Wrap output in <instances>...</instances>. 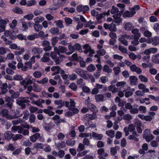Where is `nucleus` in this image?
I'll return each instance as SVG.
<instances>
[{
  "mask_svg": "<svg viewBox=\"0 0 159 159\" xmlns=\"http://www.w3.org/2000/svg\"><path fill=\"white\" fill-rule=\"evenodd\" d=\"M111 12V14L114 15L112 16L114 19V22L119 25L122 21V19L121 18L122 13L119 11L117 7L114 6L112 7Z\"/></svg>",
  "mask_w": 159,
  "mask_h": 159,
  "instance_id": "nucleus-1",
  "label": "nucleus"
},
{
  "mask_svg": "<svg viewBox=\"0 0 159 159\" xmlns=\"http://www.w3.org/2000/svg\"><path fill=\"white\" fill-rule=\"evenodd\" d=\"M0 113L2 116L5 117L6 118L9 120H11L18 117H20L23 115L22 113H21L20 114H19V111L18 110H16V113L14 115H9L8 111L5 109L2 110Z\"/></svg>",
  "mask_w": 159,
  "mask_h": 159,
  "instance_id": "nucleus-2",
  "label": "nucleus"
},
{
  "mask_svg": "<svg viewBox=\"0 0 159 159\" xmlns=\"http://www.w3.org/2000/svg\"><path fill=\"white\" fill-rule=\"evenodd\" d=\"M30 101L27 98H19L16 100V103L21 106V108L22 109L25 108V103H28Z\"/></svg>",
  "mask_w": 159,
  "mask_h": 159,
  "instance_id": "nucleus-3",
  "label": "nucleus"
},
{
  "mask_svg": "<svg viewBox=\"0 0 159 159\" xmlns=\"http://www.w3.org/2000/svg\"><path fill=\"white\" fill-rule=\"evenodd\" d=\"M148 28L146 26H143L140 28V30L144 36L147 38L151 37L152 35V33L148 30Z\"/></svg>",
  "mask_w": 159,
  "mask_h": 159,
  "instance_id": "nucleus-4",
  "label": "nucleus"
},
{
  "mask_svg": "<svg viewBox=\"0 0 159 159\" xmlns=\"http://www.w3.org/2000/svg\"><path fill=\"white\" fill-rule=\"evenodd\" d=\"M89 8L88 5L83 6L80 4L77 7L76 10L79 12H82L84 13L89 10Z\"/></svg>",
  "mask_w": 159,
  "mask_h": 159,
  "instance_id": "nucleus-5",
  "label": "nucleus"
},
{
  "mask_svg": "<svg viewBox=\"0 0 159 159\" xmlns=\"http://www.w3.org/2000/svg\"><path fill=\"white\" fill-rule=\"evenodd\" d=\"M98 157L99 159H106L105 157L107 156V154L105 152L103 148H101L98 150Z\"/></svg>",
  "mask_w": 159,
  "mask_h": 159,
  "instance_id": "nucleus-6",
  "label": "nucleus"
},
{
  "mask_svg": "<svg viewBox=\"0 0 159 159\" xmlns=\"http://www.w3.org/2000/svg\"><path fill=\"white\" fill-rule=\"evenodd\" d=\"M75 72L83 78L85 79L86 78V71H84L80 68H77L75 70Z\"/></svg>",
  "mask_w": 159,
  "mask_h": 159,
  "instance_id": "nucleus-7",
  "label": "nucleus"
},
{
  "mask_svg": "<svg viewBox=\"0 0 159 159\" xmlns=\"http://www.w3.org/2000/svg\"><path fill=\"white\" fill-rule=\"evenodd\" d=\"M25 124H22V125L21 126V129L22 130V133L24 135H28L29 134V131L28 130L26 129H24L23 128H27L29 129L30 128V126L27 124L26 123H25Z\"/></svg>",
  "mask_w": 159,
  "mask_h": 159,
  "instance_id": "nucleus-8",
  "label": "nucleus"
},
{
  "mask_svg": "<svg viewBox=\"0 0 159 159\" xmlns=\"http://www.w3.org/2000/svg\"><path fill=\"white\" fill-rule=\"evenodd\" d=\"M63 103L65 104L66 107H75V103L74 101L72 99H70V102L66 101L63 102Z\"/></svg>",
  "mask_w": 159,
  "mask_h": 159,
  "instance_id": "nucleus-9",
  "label": "nucleus"
},
{
  "mask_svg": "<svg viewBox=\"0 0 159 159\" xmlns=\"http://www.w3.org/2000/svg\"><path fill=\"white\" fill-rule=\"evenodd\" d=\"M43 52V49L41 48L34 47L31 50L32 53L33 55L40 54Z\"/></svg>",
  "mask_w": 159,
  "mask_h": 159,
  "instance_id": "nucleus-10",
  "label": "nucleus"
},
{
  "mask_svg": "<svg viewBox=\"0 0 159 159\" xmlns=\"http://www.w3.org/2000/svg\"><path fill=\"white\" fill-rule=\"evenodd\" d=\"M22 130L21 126H13L11 128V131L14 133H16L18 131V133L21 134L22 132Z\"/></svg>",
  "mask_w": 159,
  "mask_h": 159,
  "instance_id": "nucleus-11",
  "label": "nucleus"
},
{
  "mask_svg": "<svg viewBox=\"0 0 159 159\" xmlns=\"http://www.w3.org/2000/svg\"><path fill=\"white\" fill-rule=\"evenodd\" d=\"M45 102V100L43 99H40L36 101H33L32 102V103L33 105H36L38 106L41 107H43L42 104Z\"/></svg>",
  "mask_w": 159,
  "mask_h": 159,
  "instance_id": "nucleus-12",
  "label": "nucleus"
},
{
  "mask_svg": "<svg viewBox=\"0 0 159 159\" xmlns=\"http://www.w3.org/2000/svg\"><path fill=\"white\" fill-rule=\"evenodd\" d=\"M129 80L130 81V85H135L137 84L138 79L135 76H130L129 77Z\"/></svg>",
  "mask_w": 159,
  "mask_h": 159,
  "instance_id": "nucleus-13",
  "label": "nucleus"
},
{
  "mask_svg": "<svg viewBox=\"0 0 159 159\" xmlns=\"http://www.w3.org/2000/svg\"><path fill=\"white\" fill-rule=\"evenodd\" d=\"M132 33L134 35L135 39H139L140 37L141 34L139 32V30L138 29H134L132 30Z\"/></svg>",
  "mask_w": 159,
  "mask_h": 159,
  "instance_id": "nucleus-14",
  "label": "nucleus"
},
{
  "mask_svg": "<svg viewBox=\"0 0 159 159\" xmlns=\"http://www.w3.org/2000/svg\"><path fill=\"white\" fill-rule=\"evenodd\" d=\"M87 107L88 109L93 112H96L98 111V109L96 107L90 102L87 103Z\"/></svg>",
  "mask_w": 159,
  "mask_h": 159,
  "instance_id": "nucleus-15",
  "label": "nucleus"
},
{
  "mask_svg": "<svg viewBox=\"0 0 159 159\" xmlns=\"http://www.w3.org/2000/svg\"><path fill=\"white\" fill-rule=\"evenodd\" d=\"M51 70L52 71L54 72L52 74V75L53 76L60 72V68L59 66H54L52 67Z\"/></svg>",
  "mask_w": 159,
  "mask_h": 159,
  "instance_id": "nucleus-16",
  "label": "nucleus"
},
{
  "mask_svg": "<svg viewBox=\"0 0 159 159\" xmlns=\"http://www.w3.org/2000/svg\"><path fill=\"white\" fill-rule=\"evenodd\" d=\"M24 19L21 20L20 22L21 23L23 31H25L28 29V25H30V22H29L28 23L23 21Z\"/></svg>",
  "mask_w": 159,
  "mask_h": 159,
  "instance_id": "nucleus-17",
  "label": "nucleus"
},
{
  "mask_svg": "<svg viewBox=\"0 0 159 159\" xmlns=\"http://www.w3.org/2000/svg\"><path fill=\"white\" fill-rule=\"evenodd\" d=\"M134 27V25L131 23L127 22L125 23V29L127 31H129L132 30Z\"/></svg>",
  "mask_w": 159,
  "mask_h": 159,
  "instance_id": "nucleus-18",
  "label": "nucleus"
},
{
  "mask_svg": "<svg viewBox=\"0 0 159 159\" xmlns=\"http://www.w3.org/2000/svg\"><path fill=\"white\" fill-rule=\"evenodd\" d=\"M13 135L10 131H7L4 133L5 139L7 140H10L12 138Z\"/></svg>",
  "mask_w": 159,
  "mask_h": 159,
  "instance_id": "nucleus-19",
  "label": "nucleus"
},
{
  "mask_svg": "<svg viewBox=\"0 0 159 159\" xmlns=\"http://www.w3.org/2000/svg\"><path fill=\"white\" fill-rule=\"evenodd\" d=\"M149 115L145 116L144 120L146 121H150L155 114V113L153 112H150L149 113Z\"/></svg>",
  "mask_w": 159,
  "mask_h": 159,
  "instance_id": "nucleus-20",
  "label": "nucleus"
},
{
  "mask_svg": "<svg viewBox=\"0 0 159 159\" xmlns=\"http://www.w3.org/2000/svg\"><path fill=\"white\" fill-rule=\"evenodd\" d=\"M95 99L97 102L103 101L104 96L103 94H98L96 95L95 96Z\"/></svg>",
  "mask_w": 159,
  "mask_h": 159,
  "instance_id": "nucleus-21",
  "label": "nucleus"
},
{
  "mask_svg": "<svg viewBox=\"0 0 159 159\" xmlns=\"http://www.w3.org/2000/svg\"><path fill=\"white\" fill-rule=\"evenodd\" d=\"M5 101L7 102V105L9 107H11V106L14 102V100L13 99L10 97H7L5 98Z\"/></svg>",
  "mask_w": 159,
  "mask_h": 159,
  "instance_id": "nucleus-22",
  "label": "nucleus"
},
{
  "mask_svg": "<svg viewBox=\"0 0 159 159\" xmlns=\"http://www.w3.org/2000/svg\"><path fill=\"white\" fill-rule=\"evenodd\" d=\"M9 93L11 95V97L13 98H16L19 95V92H15L12 90H9Z\"/></svg>",
  "mask_w": 159,
  "mask_h": 159,
  "instance_id": "nucleus-23",
  "label": "nucleus"
},
{
  "mask_svg": "<svg viewBox=\"0 0 159 159\" xmlns=\"http://www.w3.org/2000/svg\"><path fill=\"white\" fill-rule=\"evenodd\" d=\"M54 122L56 124H59L62 122V120L60 119V116L58 115H55L52 118Z\"/></svg>",
  "mask_w": 159,
  "mask_h": 159,
  "instance_id": "nucleus-24",
  "label": "nucleus"
},
{
  "mask_svg": "<svg viewBox=\"0 0 159 159\" xmlns=\"http://www.w3.org/2000/svg\"><path fill=\"white\" fill-rule=\"evenodd\" d=\"M138 88L139 89L142 90L143 93H147L149 91L148 89L146 88L145 86L142 84H139Z\"/></svg>",
  "mask_w": 159,
  "mask_h": 159,
  "instance_id": "nucleus-25",
  "label": "nucleus"
},
{
  "mask_svg": "<svg viewBox=\"0 0 159 159\" xmlns=\"http://www.w3.org/2000/svg\"><path fill=\"white\" fill-rule=\"evenodd\" d=\"M34 28L35 31L37 32H39L43 29L42 26L39 24H36L34 25Z\"/></svg>",
  "mask_w": 159,
  "mask_h": 159,
  "instance_id": "nucleus-26",
  "label": "nucleus"
},
{
  "mask_svg": "<svg viewBox=\"0 0 159 159\" xmlns=\"http://www.w3.org/2000/svg\"><path fill=\"white\" fill-rule=\"evenodd\" d=\"M30 110L31 113H34L37 112V113H42L43 112L42 109L38 110L37 108L33 106L30 107L29 108Z\"/></svg>",
  "mask_w": 159,
  "mask_h": 159,
  "instance_id": "nucleus-27",
  "label": "nucleus"
},
{
  "mask_svg": "<svg viewBox=\"0 0 159 159\" xmlns=\"http://www.w3.org/2000/svg\"><path fill=\"white\" fill-rule=\"evenodd\" d=\"M92 136L93 138L95 139L100 140L103 137V135L102 134H99L94 132H93Z\"/></svg>",
  "mask_w": 159,
  "mask_h": 159,
  "instance_id": "nucleus-28",
  "label": "nucleus"
},
{
  "mask_svg": "<svg viewBox=\"0 0 159 159\" xmlns=\"http://www.w3.org/2000/svg\"><path fill=\"white\" fill-rule=\"evenodd\" d=\"M85 27H89L90 29H93L95 27L94 23L93 21L90 20L84 24Z\"/></svg>",
  "mask_w": 159,
  "mask_h": 159,
  "instance_id": "nucleus-29",
  "label": "nucleus"
},
{
  "mask_svg": "<svg viewBox=\"0 0 159 159\" xmlns=\"http://www.w3.org/2000/svg\"><path fill=\"white\" fill-rule=\"evenodd\" d=\"M109 91H111L112 93L117 92L118 91V89L116 88L115 85H111L108 87Z\"/></svg>",
  "mask_w": 159,
  "mask_h": 159,
  "instance_id": "nucleus-30",
  "label": "nucleus"
},
{
  "mask_svg": "<svg viewBox=\"0 0 159 159\" xmlns=\"http://www.w3.org/2000/svg\"><path fill=\"white\" fill-rule=\"evenodd\" d=\"M44 20V17L39 16L35 17L34 19V22L36 24H39L43 21Z\"/></svg>",
  "mask_w": 159,
  "mask_h": 159,
  "instance_id": "nucleus-31",
  "label": "nucleus"
},
{
  "mask_svg": "<svg viewBox=\"0 0 159 159\" xmlns=\"http://www.w3.org/2000/svg\"><path fill=\"white\" fill-rule=\"evenodd\" d=\"M49 57L45 56V55H44L43 57L41 59V61L43 62H48V64H52L53 62L52 61H49Z\"/></svg>",
  "mask_w": 159,
  "mask_h": 159,
  "instance_id": "nucleus-32",
  "label": "nucleus"
},
{
  "mask_svg": "<svg viewBox=\"0 0 159 159\" xmlns=\"http://www.w3.org/2000/svg\"><path fill=\"white\" fill-rule=\"evenodd\" d=\"M68 49L70 52L66 53V54L67 55L71 54L72 53L74 52L75 50L74 46H73L71 44L69 45Z\"/></svg>",
  "mask_w": 159,
  "mask_h": 159,
  "instance_id": "nucleus-33",
  "label": "nucleus"
},
{
  "mask_svg": "<svg viewBox=\"0 0 159 159\" xmlns=\"http://www.w3.org/2000/svg\"><path fill=\"white\" fill-rule=\"evenodd\" d=\"M4 148L7 151H13L15 149V148L11 143H10L9 145L5 146Z\"/></svg>",
  "mask_w": 159,
  "mask_h": 159,
  "instance_id": "nucleus-34",
  "label": "nucleus"
},
{
  "mask_svg": "<svg viewBox=\"0 0 159 159\" xmlns=\"http://www.w3.org/2000/svg\"><path fill=\"white\" fill-rule=\"evenodd\" d=\"M106 134L111 138H113L115 136V132L113 130H110L107 131Z\"/></svg>",
  "mask_w": 159,
  "mask_h": 159,
  "instance_id": "nucleus-35",
  "label": "nucleus"
},
{
  "mask_svg": "<svg viewBox=\"0 0 159 159\" xmlns=\"http://www.w3.org/2000/svg\"><path fill=\"white\" fill-rule=\"evenodd\" d=\"M67 49L64 47H63L61 46H58V55H59L60 53H66Z\"/></svg>",
  "mask_w": 159,
  "mask_h": 159,
  "instance_id": "nucleus-36",
  "label": "nucleus"
},
{
  "mask_svg": "<svg viewBox=\"0 0 159 159\" xmlns=\"http://www.w3.org/2000/svg\"><path fill=\"white\" fill-rule=\"evenodd\" d=\"M119 146H116L115 148H110L111 154L112 155H115L117 153L116 149H119Z\"/></svg>",
  "mask_w": 159,
  "mask_h": 159,
  "instance_id": "nucleus-37",
  "label": "nucleus"
},
{
  "mask_svg": "<svg viewBox=\"0 0 159 159\" xmlns=\"http://www.w3.org/2000/svg\"><path fill=\"white\" fill-rule=\"evenodd\" d=\"M33 76L36 78H39L41 77L42 75V73L40 71H35L33 73Z\"/></svg>",
  "mask_w": 159,
  "mask_h": 159,
  "instance_id": "nucleus-38",
  "label": "nucleus"
},
{
  "mask_svg": "<svg viewBox=\"0 0 159 159\" xmlns=\"http://www.w3.org/2000/svg\"><path fill=\"white\" fill-rule=\"evenodd\" d=\"M102 70L104 72L109 73L112 72V70L109 67L108 65H105L103 67Z\"/></svg>",
  "mask_w": 159,
  "mask_h": 159,
  "instance_id": "nucleus-39",
  "label": "nucleus"
},
{
  "mask_svg": "<svg viewBox=\"0 0 159 159\" xmlns=\"http://www.w3.org/2000/svg\"><path fill=\"white\" fill-rule=\"evenodd\" d=\"M33 90L34 91L39 92L42 90L40 87L36 84L34 83L33 85Z\"/></svg>",
  "mask_w": 159,
  "mask_h": 159,
  "instance_id": "nucleus-40",
  "label": "nucleus"
},
{
  "mask_svg": "<svg viewBox=\"0 0 159 159\" xmlns=\"http://www.w3.org/2000/svg\"><path fill=\"white\" fill-rule=\"evenodd\" d=\"M39 136V133H36L30 137V140L33 142H34L38 138V137Z\"/></svg>",
  "mask_w": 159,
  "mask_h": 159,
  "instance_id": "nucleus-41",
  "label": "nucleus"
},
{
  "mask_svg": "<svg viewBox=\"0 0 159 159\" xmlns=\"http://www.w3.org/2000/svg\"><path fill=\"white\" fill-rule=\"evenodd\" d=\"M132 118V116L129 114H126L123 116V119L128 121H129Z\"/></svg>",
  "mask_w": 159,
  "mask_h": 159,
  "instance_id": "nucleus-42",
  "label": "nucleus"
},
{
  "mask_svg": "<svg viewBox=\"0 0 159 159\" xmlns=\"http://www.w3.org/2000/svg\"><path fill=\"white\" fill-rule=\"evenodd\" d=\"M83 48L85 49L84 51V53L87 54L88 53L91 48L89 45L85 44L83 46Z\"/></svg>",
  "mask_w": 159,
  "mask_h": 159,
  "instance_id": "nucleus-43",
  "label": "nucleus"
},
{
  "mask_svg": "<svg viewBox=\"0 0 159 159\" xmlns=\"http://www.w3.org/2000/svg\"><path fill=\"white\" fill-rule=\"evenodd\" d=\"M54 23L59 28H61L63 27L62 21L61 20H56L54 22Z\"/></svg>",
  "mask_w": 159,
  "mask_h": 159,
  "instance_id": "nucleus-44",
  "label": "nucleus"
},
{
  "mask_svg": "<svg viewBox=\"0 0 159 159\" xmlns=\"http://www.w3.org/2000/svg\"><path fill=\"white\" fill-rule=\"evenodd\" d=\"M12 122L13 125H18L19 124H22L23 123V121L21 119L19 118L12 120Z\"/></svg>",
  "mask_w": 159,
  "mask_h": 159,
  "instance_id": "nucleus-45",
  "label": "nucleus"
},
{
  "mask_svg": "<svg viewBox=\"0 0 159 159\" xmlns=\"http://www.w3.org/2000/svg\"><path fill=\"white\" fill-rule=\"evenodd\" d=\"M9 48L11 49H14L16 50H20V46H18L15 43H11L9 45Z\"/></svg>",
  "mask_w": 159,
  "mask_h": 159,
  "instance_id": "nucleus-46",
  "label": "nucleus"
},
{
  "mask_svg": "<svg viewBox=\"0 0 159 159\" xmlns=\"http://www.w3.org/2000/svg\"><path fill=\"white\" fill-rule=\"evenodd\" d=\"M66 143L68 146H73L75 143V141L73 140H66Z\"/></svg>",
  "mask_w": 159,
  "mask_h": 159,
  "instance_id": "nucleus-47",
  "label": "nucleus"
},
{
  "mask_svg": "<svg viewBox=\"0 0 159 159\" xmlns=\"http://www.w3.org/2000/svg\"><path fill=\"white\" fill-rule=\"evenodd\" d=\"M153 41V45L156 46L159 44V37H155L152 39Z\"/></svg>",
  "mask_w": 159,
  "mask_h": 159,
  "instance_id": "nucleus-48",
  "label": "nucleus"
},
{
  "mask_svg": "<svg viewBox=\"0 0 159 159\" xmlns=\"http://www.w3.org/2000/svg\"><path fill=\"white\" fill-rule=\"evenodd\" d=\"M50 33L52 34H57L59 32V29L57 28H52L50 30Z\"/></svg>",
  "mask_w": 159,
  "mask_h": 159,
  "instance_id": "nucleus-49",
  "label": "nucleus"
},
{
  "mask_svg": "<svg viewBox=\"0 0 159 159\" xmlns=\"http://www.w3.org/2000/svg\"><path fill=\"white\" fill-rule=\"evenodd\" d=\"M109 30L111 31L115 32L116 30V25L113 23L110 24Z\"/></svg>",
  "mask_w": 159,
  "mask_h": 159,
  "instance_id": "nucleus-50",
  "label": "nucleus"
},
{
  "mask_svg": "<svg viewBox=\"0 0 159 159\" xmlns=\"http://www.w3.org/2000/svg\"><path fill=\"white\" fill-rule=\"evenodd\" d=\"M119 40L125 46H126L128 45V42L123 37H120L119 39Z\"/></svg>",
  "mask_w": 159,
  "mask_h": 159,
  "instance_id": "nucleus-51",
  "label": "nucleus"
},
{
  "mask_svg": "<svg viewBox=\"0 0 159 159\" xmlns=\"http://www.w3.org/2000/svg\"><path fill=\"white\" fill-rule=\"evenodd\" d=\"M31 78L32 77L29 75L25 77V79L26 81V85L32 84V81L31 80Z\"/></svg>",
  "mask_w": 159,
  "mask_h": 159,
  "instance_id": "nucleus-52",
  "label": "nucleus"
},
{
  "mask_svg": "<svg viewBox=\"0 0 159 159\" xmlns=\"http://www.w3.org/2000/svg\"><path fill=\"white\" fill-rule=\"evenodd\" d=\"M152 59L153 62L157 63H159V54L153 57Z\"/></svg>",
  "mask_w": 159,
  "mask_h": 159,
  "instance_id": "nucleus-53",
  "label": "nucleus"
},
{
  "mask_svg": "<svg viewBox=\"0 0 159 159\" xmlns=\"http://www.w3.org/2000/svg\"><path fill=\"white\" fill-rule=\"evenodd\" d=\"M23 136L22 135L17 134L16 135L12 138V140L14 141H16L19 139L23 138Z\"/></svg>",
  "mask_w": 159,
  "mask_h": 159,
  "instance_id": "nucleus-54",
  "label": "nucleus"
},
{
  "mask_svg": "<svg viewBox=\"0 0 159 159\" xmlns=\"http://www.w3.org/2000/svg\"><path fill=\"white\" fill-rule=\"evenodd\" d=\"M97 53L99 56H103L106 53V51L103 49H98L96 52Z\"/></svg>",
  "mask_w": 159,
  "mask_h": 159,
  "instance_id": "nucleus-55",
  "label": "nucleus"
},
{
  "mask_svg": "<svg viewBox=\"0 0 159 159\" xmlns=\"http://www.w3.org/2000/svg\"><path fill=\"white\" fill-rule=\"evenodd\" d=\"M66 0H54L53 1L57 2V4L60 6H62L66 3Z\"/></svg>",
  "mask_w": 159,
  "mask_h": 159,
  "instance_id": "nucleus-56",
  "label": "nucleus"
},
{
  "mask_svg": "<svg viewBox=\"0 0 159 159\" xmlns=\"http://www.w3.org/2000/svg\"><path fill=\"white\" fill-rule=\"evenodd\" d=\"M150 134H151V133L150 129H146L143 132V137L144 138Z\"/></svg>",
  "mask_w": 159,
  "mask_h": 159,
  "instance_id": "nucleus-57",
  "label": "nucleus"
},
{
  "mask_svg": "<svg viewBox=\"0 0 159 159\" xmlns=\"http://www.w3.org/2000/svg\"><path fill=\"white\" fill-rule=\"evenodd\" d=\"M95 69V67L92 64L88 66L87 68V70L90 72H92Z\"/></svg>",
  "mask_w": 159,
  "mask_h": 159,
  "instance_id": "nucleus-58",
  "label": "nucleus"
},
{
  "mask_svg": "<svg viewBox=\"0 0 159 159\" xmlns=\"http://www.w3.org/2000/svg\"><path fill=\"white\" fill-rule=\"evenodd\" d=\"M42 94L43 96L46 98L51 97L52 96V94H49V93L45 91H42Z\"/></svg>",
  "mask_w": 159,
  "mask_h": 159,
  "instance_id": "nucleus-59",
  "label": "nucleus"
},
{
  "mask_svg": "<svg viewBox=\"0 0 159 159\" xmlns=\"http://www.w3.org/2000/svg\"><path fill=\"white\" fill-rule=\"evenodd\" d=\"M24 116L23 117V119L25 120L28 119L29 116V113L28 111L27 110H25L23 112Z\"/></svg>",
  "mask_w": 159,
  "mask_h": 159,
  "instance_id": "nucleus-60",
  "label": "nucleus"
},
{
  "mask_svg": "<svg viewBox=\"0 0 159 159\" xmlns=\"http://www.w3.org/2000/svg\"><path fill=\"white\" fill-rule=\"evenodd\" d=\"M154 138V136L152 134H150L149 135L147 136L144 138V139H145L146 141L147 142H149L151 140H152Z\"/></svg>",
  "mask_w": 159,
  "mask_h": 159,
  "instance_id": "nucleus-61",
  "label": "nucleus"
},
{
  "mask_svg": "<svg viewBox=\"0 0 159 159\" xmlns=\"http://www.w3.org/2000/svg\"><path fill=\"white\" fill-rule=\"evenodd\" d=\"M64 10L67 12H68L71 13H73L75 11V8L73 7L69 8L68 7H66L64 8Z\"/></svg>",
  "mask_w": 159,
  "mask_h": 159,
  "instance_id": "nucleus-62",
  "label": "nucleus"
},
{
  "mask_svg": "<svg viewBox=\"0 0 159 159\" xmlns=\"http://www.w3.org/2000/svg\"><path fill=\"white\" fill-rule=\"evenodd\" d=\"M57 146L59 148H63L66 146L65 143L64 141L58 143L57 144Z\"/></svg>",
  "mask_w": 159,
  "mask_h": 159,
  "instance_id": "nucleus-63",
  "label": "nucleus"
},
{
  "mask_svg": "<svg viewBox=\"0 0 159 159\" xmlns=\"http://www.w3.org/2000/svg\"><path fill=\"white\" fill-rule=\"evenodd\" d=\"M126 82L125 81H120L118 82L116 84V86L117 87H121V88L119 89V90H121V89L123 87V86L126 84Z\"/></svg>",
  "mask_w": 159,
  "mask_h": 159,
  "instance_id": "nucleus-64",
  "label": "nucleus"
}]
</instances>
